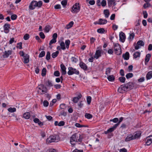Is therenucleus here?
I'll list each match as a JSON object with an SVG mask.
<instances>
[{"instance_id": "9", "label": "nucleus", "mask_w": 152, "mask_h": 152, "mask_svg": "<svg viewBox=\"0 0 152 152\" xmlns=\"http://www.w3.org/2000/svg\"><path fill=\"white\" fill-rule=\"evenodd\" d=\"M144 45V43L142 40H139L137 42V44L135 46L134 48L135 50H138L139 49L141 46H143Z\"/></svg>"}, {"instance_id": "1", "label": "nucleus", "mask_w": 152, "mask_h": 152, "mask_svg": "<svg viewBox=\"0 0 152 152\" xmlns=\"http://www.w3.org/2000/svg\"><path fill=\"white\" fill-rule=\"evenodd\" d=\"M82 138L80 134L75 133L70 137V142L72 146H74L77 143L80 144L82 142Z\"/></svg>"}, {"instance_id": "26", "label": "nucleus", "mask_w": 152, "mask_h": 152, "mask_svg": "<svg viewBox=\"0 0 152 152\" xmlns=\"http://www.w3.org/2000/svg\"><path fill=\"white\" fill-rule=\"evenodd\" d=\"M23 117L26 119H28L30 117V114L29 112L23 114Z\"/></svg>"}, {"instance_id": "34", "label": "nucleus", "mask_w": 152, "mask_h": 152, "mask_svg": "<svg viewBox=\"0 0 152 152\" xmlns=\"http://www.w3.org/2000/svg\"><path fill=\"white\" fill-rule=\"evenodd\" d=\"M107 78L108 80L110 81H114L115 80V77L113 75L109 76Z\"/></svg>"}, {"instance_id": "63", "label": "nucleus", "mask_w": 152, "mask_h": 152, "mask_svg": "<svg viewBox=\"0 0 152 152\" xmlns=\"http://www.w3.org/2000/svg\"><path fill=\"white\" fill-rule=\"evenodd\" d=\"M64 124L65 122L64 121H61L58 123V126H61L64 125Z\"/></svg>"}, {"instance_id": "8", "label": "nucleus", "mask_w": 152, "mask_h": 152, "mask_svg": "<svg viewBox=\"0 0 152 152\" xmlns=\"http://www.w3.org/2000/svg\"><path fill=\"white\" fill-rule=\"evenodd\" d=\"M72 12L74 13H77L80 10L79 3H76L72 7Z\"/></svg>"}, {"instance_id": "47", "label": "nucleus", "mask_w": 152, "mask_h": 152, "mask_svg": "<svg viewBox=\"0 0 152 152\" xmlns=\"http://www.w3.org/2000/svg\"><path fill=\"white\" fill-rule=\"evenodd\" d=\"M151 6V4L149 3H146L145 4L143 5V7L144 9H146V8L150 7Z\"/></svg>"}, {"instance_id": "13", "label": "nucleus", "mask_w": 152, "mask_h": 152, "mask_svg": "<svg viewBox=\"0 0 152 152\" xmlns=\"http://www.w3.org/2000/svg\"><path fill=\"white\" fill-rule=\"evenodd\" d=\"M146 144L147 145H149L152 142V135L147 137L145 140Z\"/></svg>"}, {"instance_id": "60", "label": "nucleus", "mask_w": 152, "mask_h": 152, "mask_svg": "<svg viewBox=\"0 0 152 152\" xmlns=\"http://www.w3.org/2000/svg\"><path fill=\"white\" fill-rule=\"evenodd\" d=\"M67 4V1L66 0H64L61 1V4L63 6H66Z\"/></svg>"}, {"instance_id": "7", "label": "nucleus", "mask_w": 152, "mask_h": 152, "mask_svg": "<svg viewBox=\"0 0 152 152\" xmlns=\"http://www.w3.org/2000/svg\"><path fill=\"white\" fill-rule=\"evenodd\" d=\"M115 53L117 55H119L121 54L122 51L121 46L118 44H115L114 47Z\"/></svg>"}, {"instance_id": "4", "label": "nucleus", "mask_w": 152, "mask_h": 152, "mask_svg": "<svg viewBox=\"0 0 152 152\" xmlns=\"http://www.w3.org/2000/svg\"><path fill=\"white\" fill-rule=\"evenodd\" d=\"M59 140L58 136L57 135L50 136L46 140V143L49 144L53 142H58Z\"/></svg>"}, {"instance_id": "58", "label": "nucleus", "mask_w": 152, "mask_h": 152, "mask_svg": "<svg viewBox=\"0 0 152 152\" xmlns=\"http://www.w3.org/2000/svg\"><path fill=\"white\" fill-rule=\"evenodd\" d=\"M40 37L42 39H44L45 37V36L43 32H40L39 34Z\"/></svg>"}, {"instance_id": "32", "label": "nucleus", "mask_w": 152, "mask_h": 152, "mask_svg": "<svg viewBox=\"0 0 152 152\" xmlns=\"http://www.w3.org/2000/svg\"><path fill=\"white\" fill-rule=\"evenodd\" d=\"M59 53L58 51H56L55 52L53 53L51 55L52 58H54L57 56Z\"/></svg>"}, {"instance_id": "53", "label": "nucleus", "mask_w": 152, "mask_h": 152, "mask_svg": "<svg viewBox=\"0 0 152 152\" xmlns=\"http://www.w3.org/2000/svg\"><path fill=\"white\" fill-rule=\"evenodd\" d=\"M118 121V119L117 118H115L112 119H110V121H113L114 123H117Z\"/></svg>"}, {"instance_id": "44", "label": "nucleus", "mask_w": 152, "mask_h": 152, "mask_svg": "<svg viewBox=\"0 0 152 152\" xmlns=\"http://www.w3.org/2000/svg\"><path fill=\"white\" fill-rule=\"evenodd\" d=\"M112 69L111 68H108L106 69V74L108 75L109 74H110V72H111V70Z\"/></svg>"}, {"instance_id": "5", "label": "nucleus", "mask_w": 152, "mask_h": 152, "mask_svg": "<svg viewBox=\"0 0 152 152\" xmlns=\"http://www.w3.org/2000/svg\"><path fill=\"white\" fill-rule=\"evenodd\" d=\"M38 88L39 90L38 92L39 94H42L47 93V88L43 84H41L39 85L38 86Z\"/></svg>"}, {"instance_id": "19", "label": "nucleus", "mask_w": 152, "mask_h": 152, "mask_svg": "<svg viewBox=\"0 0 152 152\" xmlns=\"http://www.w3.org/2000/svg\"><path fill=\"white\" fill-rule=\"evenodd\" d=\"M101 56V51L99 50H96L94 58L97 59Z\"/></svg>"}, {"instance_id": "56", "label": "nucleus", "mask_w": 152, "mask_h": 152, "mask_svg": "<svg viewBox=\"0 0 152 152\" xmlns=\"http://www.w3.org/2000/svg\"><path fill=\"white\" fill-rule=\"evenodd\" d=\"M101 4L102 7L105 6L107 4L106 1L105 0H103L101 2Z\"/></svg>"}, {"instance_id": "50", "label": "nucleus", "mask_w": 152, "mask_h": 152, "mask_svg": "<svg viewBox=\"0 0 152 152\" xmlns=\"http://www.w3.org/2000/svg\"><path fill=\"white\" fill-rule=\"evenodd\" d=\"M56 42V40L55 39H52L50 42L49 45H51L53 43H54Z\"/></svg>"}, {"instance_id": "48", "label": "nucleus", "mask_w": 152, "mask_h": 152, "mask_svg": "<svg viewBox=\"0 0 152 152\" xmlns=\"http://www.w3.org/2000/svg\"><path fill=\"white\" fill-rule=\"evenodd\" d=\"M91 98L90 96H88L87 98V103L88 104H90L91 102Z\"/></svg>"}, {"instance_id": "10", "label": "nucleus", "mask_w": 152, "mask_h": 152, "mask_svg": "<svg viewBox=\"0 0 152 152\" xmlns=\"http://www.w3.org/2000/svg\"><path fill=\"white\" fill-rule=\"evenodd\" d=\"M60 46H58L57 47V49L60 50L61 49L65 50L66 49V47L64 42L63 41H61L60 43Z\"/></svg>"}, {"instance_id": "24", "label": "nucleus", "mask_w": 152, "mask_h": 152, "mask_svg": "<svg viewBox=\"0 0 152 152\" xmlns=\"http://www.w3.org/2000/svg\"><path fill=\"white\" fill-rule=\"evenodd\" d=\"M107 22V21L106 20L102 19L101 18H100L99 20L98 24L100 25L104 24L106 23Z\"/></svg>"}, {"instance_id": "61", "label": "nucleus", "mask_w": 152, "mask_h": 152, "mask_svg": "<svg viewBox=\"0 0 152 152\" xmlns=\"http://www.w3.org/2000/svg\"><path fill=\"white\" fill-rule=\"evenodd\" d=\"M35 72L37 74H38L39 71V66H37L36 67V68H35Z\"/></svg>"}, {"instance_id": "51", "label": "nucleus", "mask_w": 152, "mask_h": 152, "mask_svg": "<svg viewBox=\"0 0 152 152\" xmlns=\"http://www.w3.org/2000/svg\"><path fill=\"white\" fill-rule=\"evenodd\" d=\"M17 17V15L14 14L12 15L11 16V19L12 20H14L16 19Z\"/></svg>"}, {"instance_id": "55", "label": "nucleus", "mask_w": 152, "mask_h": 152, "mask_svg": "<svg viewBox=\"0 0 152 152\" xmlns=\"http://www.w3.org/2000/svg\"><path fill=\"white\" fill-rule=\"evenodd\" d=\"M71 60L72 62L76 63L78 61V59L75 57H72L71 58Z\"/></svg>"}, {"instance_id": "22", "label": "nucleus", "mask_w": 152, "mask_h": 152, "mask_svg": "<svg viewBox=\"0 0 152 152\" xmlns=\"http://www.w3.org/2000/svg\"><path fill=\"white\" fill-rule=\"evenodd\" d=\"M122 57L125 60H128L129 58V54L128 52H126L125 54L122 55Z\"/></svg>"}, {"instance_id": "18", "label": "nucleus", "mask_w": 152, "mask_h": 152, "mask_svg": "<svg viewBox=\"0 0 152 152\" xmlns=\"http://www.w3.org/2000/svg\"><path fill=\"white\" fill-rule=\"evenodd\" d=\"M79 66L80 68L84 70H86L87 69V66L85 63L81 61L80 62L79 64Z\"/></svg>"}, {"instance_id": "14", "label": "nucleus", "mask_w": 152, "mask_h": 152, "mask_svg": "<svg viewBox=\"0 0 152 152\" xmlns=\"http://www.w3.org/2000/svg\"><path fill=\"white\" fill-rule=\"evenodd\" d=\"M120 40L122 42H124L126 39V36L125 34L121 32L119 34Z\"/></svg>"}, {"instance_id": "62", "label": "nucleus", "mask_w": 152, "mask_h": 152, "mask_svg": "<svg viewBox=\"0 0 152 152\" xmlns=\"http://www.w3.org/2000/svg\"><path fill=\"white\" fill-rule=\"evenodd\" d=\"M79 100L76 97H74L72 101L74 102L77 103L78 102Z\"/></svg>"}, {"instance_id": "49", "label": "nucleus", "mask_w": 152, "mask_h": 152, "mask_svg": "<svg viewBox=\"0 0 152 152\" xmlns=\"http://www.w3.org/2000/svg\"><path fill=\"white\" fill-rule=\"evenodd\" d=\"M97 31L100 33H103L104 32V30L103 28H100L97 29Z\"/></svg>"}, {"instance_id": "3", "label": "nucleus", "mask_w": 152, "mask_h": 152, "mask_svg": "<svg viewBox=\"0 0 152 152\" xmlns=\"http://www.w3.org/2000/svg\"><path fill=\"white\" fill-rule=\"evenodd\" d=\"M42 5V2L41 1H37L33 0L30 3L29 6V9L34 10L36 7L40 8Z\"/></svg>"}, {"instance_id": "46", "label": "nucleus", "mask_w": 152, "mask_h": 152, "mask_svg": "<svg viewBox=\"0 0 152 152\" xmlns=\"http://www.w3.org/2000/svg\"><path fill=\"white\" fill-rule=\"evenodd\" d=\"M45 54V52L44 51H42L39 54V58H42L44 56Z\"/></svg>"}, {"instance_id": "6", "label": "nucleus", "mask_w": 152, "mask_h": 152, "mask_svg": "<svg viewBox=\"0 0 152 152\" xmlns=\"http://www.w3.org/2000/svg\"><path fill=\"white\" fill-rule=\"evenodd\" d=\"M68 69L69 71L67 72V74L69 75H71L74 74L78 75L80 73L78 70L72 67H69Z\"/></svg>"}, {"instance_id": "45", "label": "nucleus", "mask_w": 152, "mask_h": 152, "mask_svg": "<svg viewBox=\"0 0 152 152\" xmlns=\"http://www.w3.org/2000/svg\"><path fill=\"white\" fill-rule=\"evenodd\" d=\"M60 115L65 116L66 115V113L65 112L64 110H62L60 111Z\"/></svg>"}, {"instance_id": "17", "label": "nucleus", "mask_w": 152, "mask_h": 152, "mask_svg": "<svg viewBox=\"0 0 152 152\" xmlns=\"http://www.w3.org/2000/svg\"><path fill=\"white\" fill-rule=\"evenodd\" d=\"M12 50H8L7 51H5L4 53V54L2 56L4 58H7L10 55L12 54Z\"/></svg>"}, {"instance_id": "21", "label": "nucleus", "mask_w": 152, "mask_h": 152, "mask_svg": "<svg viewBox=\"0 0 152 152\" xmlns=\"http://www.w3.org/2000/svg\"><path fill=\"white\" fill-rule=\"evenodd\" d=\"M23 62L24 64H27L29 62V56L28 54H26L23 57Z\"/></svg>"}, {"instance_id": "25", "label": "nucleus", "mask_w": 152, "mask_h": 152, "mask_svg": "<svg viewBox=\"0 0 152 152\" xmlns=\"http://www.w3.org/2000/svg\"><path fill=\"white\" fill-rule=\"evenodd\" d=\"M152 77V71L148 72L146 75V78L147 80L150 79Z\"/></svg>"}, {"instance_id": "15", "label": "nucleus", "mask_w": 152, "mask_h": 152, "mask_svg": "<svg viewBox=\"0 0 152 152\" xmlns=\"http://www.w3.org/2000/svg\"><path fill=\"white\" fill-rule=\"evenodd\" d=\"M141 131H137L134 132L133 137L134 140L140 138L141 134Z\"/></svg>"}, {"instance_id": "52", "label": "nucleus", "mask_w": 152, "mask_h": 152, "mask_svg": "<svg viewBox=\"0 0 152 152\" xmlns=\"http://www.w3.org/2000/svg\"><path fill=\"white\" fill-rule=\"evenodd\" d=\"M17 47L19 48L20 49H21L22 48V43L21 42H20L17 44Z\"/></svg>"}, {"instance_id": "59", "label": "nucleus", "mask_w": 152, "mask_h": 152, "mask_svg": "<svg viewBox=\"0 0 152 152\" xmlns=\"http://www.w3.org/2000/svg\"><path fill=\"white\" fill-rule=\"evenodd\" d=\"M48 152H57V151L54 149L50 148L47 150Z\"/></svg>"}, {"instance_id": "31", "label": "nucleus", "mask_w": 152, "mask_h": 152, "mask_svg": "<svg viewBox=\"0 0 152 152\" xmlns=\"http://www.w3.org/2000/svg\"><path fill=\"white\" fill-rule=\"evenodd\" d=\"M140 53L138 52H137L134 53L133 55V58H136L137 57H140Z\"/></svg>"}, {"instance_id": "2", "label": "nucleus", "mask_w": 152, "mask_h": 152, "mask_svg": "<svg viewBox=\"0 0 152 152\" xmlns=\"http://www.w3.org/2000/svg\"><path fill=\"white\" fill-rule=\"evenodd\" d=\"M134 84L132 82H129L125 84L121 85L118 89V91L121 93H124L132 89Z\"/></svg>"}, {"instance_id": "28", "label": "nucleus", "mask_w": 152, "mask_h": 152, "mask_svg": "<svg viewBox=\"0 0 152 152\" xmlns=\"http://www.w3.org/2000/svg\"><path fill=\"white\" fill-rule=\"evenodd\" d=\"M51 28V27L49 25H47L44 29V31L45 32L48 33L49 32Z\"/></svg>"}, {"instance_id": "57", "label": "nucleus", "mask_w": 152, "mask_h": 152, "mask_svg": "<svg viewBox=\"0 0 152 152\" xmlns=\"http://www.w3.org/2000/svg\"><path fill=\"white\" fill-rule=\"evenodd\" d=\"M29 35L28 34H25L23 37V39L25 40H28L29 39Z\"/></svg>"}, {"instance_id": "11", "label": "nucleus", "mask_w": 152, "mask_h": 152, "mask_svg": "<svg viewBox=\"0 0 152 152\" xmlns=\"http://www.w3.org/2000/svg\"><path fill=\"white\" fill-rule=\"evenodd\" d=\"M117 125L115 124L112 127H111L108 129L107 131H105L104 132L105 134H107L109 133H111L113 132L117 127Z\"/></svg>"}, {"instance_id": "38", "label": "nucleus", "mask_w": 152, "mask_h": 152, "mask_svg": "<svg viewBox=\"0 0 152 152\" xmlns=\"http://www.w3.org/2000/svg\"><path fill=\"white\" fill-rule=\"evenodd\" d=\"M65 43L66 48L68 49L69 48V45L70 44V41L69 39L66 40L65 42Z\"/></svg>"}, {"instance_id": "23", "label": "nucleus", "mask_w": 152, "mask_h": 152, "mask_svg": "<svg viewBox=\"0 0 152 152\" xmlns=\"http://www.w3.org/2000/svg\"><path fill=\"white\" fill-rule=\"evenodd\" d=\"M151 56V55L150 54H148L146 55L145 57V65H147V63L149 61Z\"/></svg>"}, {"instance_id": "20", "label": "nucleus", "mask_w": 152, "mask_h": 152, "mask_svg": "<svg viewBox=\"0 0 152 152\" xmlns=\"http://www.w3.org/2000/svg\"><path fill=\"white\" fill-rule=\"evenodd\" d=\"M134 140V138L133 135H132V134H130L126 138L125 141L127 142Z\"/></svg>"}, {"instance_id": "35", "label": "nucleus", "mask_w": 152, "mask_h": 152, "mask_svg": "<svg viewBox=\"0 0 152 152\" xmlns=\"http://www.w3.org/2000/svg\"><path fill=\"white\" fill-rule=\"evenodd\" d=\"M119 80L122 83H124L125 82L126 78L124 77H121L118 78Z\"/></svg>"}, {"instance_id": "41", "label": "nucleus", "mask_w": 152, "mask_h": 152, "mask_svg": "<svg viewBox=\"0 0 152 152\" xmlns=\"http://www.w3.org/2000/svg\"><path fill=\"white\" fill-rule=\"evenodd\" d=\"M46 73V69L45 68L42 69V76H44L45 75Z\"/></svg>"}, {"instance_id": "27", "label": "nucleus", "mask_w": 152, "mask_h": 152, "mask_svg": "<svg viewBox=\"0 0 152 152\" xmlns=\"http://www.w3.org/2000/svg\"><path fill=\"white\" fill-rule=\"evenodd\" d=\"M74 24L73 21H71L69 24L67 25L66 27V28L68 29L71 28L73 26Z\"/></svg>"}, {"instance_id": "64", "label": "nucleus", "mask_w": 152, "mask_h": 152, "mask_svg": "<svg viewBox=\"0 0 152 152\" xmlns=\"http://www.w3.org/2000/svg\"><path fill=\"white\" fill-rule=\"evenodd\" d=\"M43 103V105L45 107H47L49 104V102L47 100H45Z\"/></svg>"}, {"instance_id": "40", "label": "nucleus", "mask_w": 152, "mask_h": 152, "mask_svg": "<svg viewBox=\"0 0 152 152\" xmlns=\"http://www.w3.org/2000/svg\"><path fill=\"white\" fill-rule=\"evenodd\" d=\"M46 85L48 87H51L53 86L52 83L51 81L48 80L47 82L46 83Z\"/></svg>"}, {"instance_id": "30", "label": "nucleus", "mask_w": 152, "mask_h": 152, "mask_svg": "<svg viewBox=\"0 0 152 152\" xmlns=\"http://www.w3.org/2000/svg\"><path fill=\"white\" fill-rule=\"evenodd\" d=\"M108 4L109 7H111L112 5L113 4L114 5H115V2L114 1H110L107 0Z\"/></svg>"}, {"instance_id": "42", "label": "nucleus", "mask_w": 152, "mask_h": 152, "mask_svg": "<svg viewBox=\"0 0 152 152\" xmlns=\"http://www.w3.org/2000/svg\"><path fill=\"white\" fill-rule=\"evenodd\" d=\"M50 58V52L48 51L47 52L46 56V59L48 60H49Z\"/></svg>"}, {"instance_id": "16", "label": "nucleus", "mask_w": 152, "mask_h": 152, "mask_svg": "<svg viewBox=\"0 0 152 152\" xmlns=\"http://www.w3.org/2000/svg\"><path fill=\"white\" fill-rule=\"evenodd\" d=\"M61 73L62 75H65L66 74V68L65 66L63 64H62L60 65Z\"/></svg>"}, {"instance_id": "12", "label": "nucleus", "mask_w": 152, "mask_h": 152, "mask_svg": "<svg viewBox=\"0 0 152 152\" xmlns=\"http://www.w3.org/2000/svg\"><path fill=\"white\" fill-rule=\"evenodd\" d=\"M10 24L8 23H5L3 27L4 32L6 34L8 33L10 31Z\"/></svg>"}, {"instance_id": "36", "label": "nucleus", "mask_w": 152, "mask_h": 152, "mask_svg": "<svg viewBox=\"0 0 152 152\" xmlns=\"http://www.w3.org/2000/svg\"><path fill=\"white\" fill-rule=\"evenodd\" d=\"M8 110L11 113H13L16 111V109L15 107L12 108L11 107H10L8 109Z\"/></svg>"}, {"instance_id": "54", "label": "nucleus", "mask_w": 152, "mask_h": 152, "mask_svg": "<svg viewBox=\"0 0 152 152\" xmlns=\"http://www.w3.org/2000/svg\"><path fill=\"white\" fill-rule=\"evenodd\" d=\"M60 73L59 71H56L54 73V75L56 77H58L60 76Z\"/></svg>"}, {"instance_id": "37", "label": "nucleus", "mask_w": 152, "mask_h": 152, "mask_svg": "<svg viewBox=\"0 0 152 152\" xmlns=\"http://www.w3.org/2000/svg\"><path fill=\"white\" fill-rule=\"evenodd\" d=\"M133 75V74L132 73H129L126 75V77L127 79H128L132 77Z\"/></svg>"}, {"instance_id": "39", "label": "nucleus", "mask_w": 152, "mask_h": 152, "mask_svg": "<svg viewBox=\"0 0 152 152\" xmlns=\"http://www.w3.org/2000/svg\"><path fill=\"white\" fill-rule=\"evenodd\" d=\"M134 37V33L133 32L131 34H130L129 37H128V39L130 40H132Z\"/></svg>"}, {"instance_id": "43", "label": "nucleus", "mask_w": 152, "mask_h": 152, "mask_svg": "<svg viewBox=\"0 0 152 152\" xmlns=\"http://www.w3.org/2000/svg\"><path fill=\"white\" fill-rule=\"evenodd\" d=\"M75 126L77 127L81 128L83 127H85L86 126L84 125H81L80 124L78 123H76L75 124Z\"/></svg>"}, {"instance_id": "33", "label": "nucleus", "mask_w": 152, "mask_h": 152, "mask_svg": "<svg viewBox=\"0 0 152 152\" xmlns=\"http://www.w3.org/2000/svg\"><path fill=\"white\" fill-rule=\"evenodd\" d=\"M85 117L88 119H90L92 118L93 116L90 113H86L85 115Z\"/></svg>"}, {"instance_id": "29", "label": "nucleus", "mask_w": 152, "mask_h": 152, "mask_svg": "<svg viewBox=\"0 0 152 152\" xmlns=\"http://www.w3.org/2000/svg\"><path fill=\"white\" fill-rule=\"evenodd\" d=\"M104 13L105 15V17L106 18H107L108 17L110 13L108 10H105L104 11Z\"/></svg>"}]
</instances>
